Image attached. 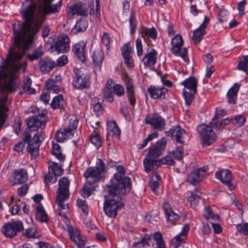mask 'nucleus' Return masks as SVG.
Instances as JSON below:
<instances>
[{
  "mask_svg": "<svg viewBox=\"0 0 248 248\" xmlns=\"http://www.w3.org/2000/svg\"><path fill=\"white\" fill-rule=\"evenodd\" d=\"M45 138V134L42 131H37L31 138V135L28 132L25 131L22 136L24 143H27V151L30 154L31 158H35L39 155V148L42 141Z\"/></svg>",
  "mask_w": 248,
  "mask_h": 248,
  "instance_id": "20e7f679",
  "label": "nucleus"
},
{
  "mask_svg": "<svg viewBox=\"0 0 248 248\" xmlns=\"http://www.w3.org/2000/svg\"><path fill=\"white\" fill-rule=\"evenodd\" d=\"M57 176L54 175L52 173H50V171L45 176L44 181L46 185L52 184L55 183L57 178Z\"/></svg>",
  "mask_w": 248,
  "mask_h": 248,
  "instance_id": "680f3d73",
  "label": "nucleus"
},
{
  "mask_svg": "<svg viewBox=\"0 0 248 248\" xmlns=\"http://www.w3.org/2000/svg\"><path fill=\"white\" fill-rule=\"evenodd\" d=\"M190 227L188 224H185L181 232L172 240L174 248H184V245L187 237V233L189 231Z\"/></svg>",
  "mask_w": 248,
  "mask_h": 248,
  "instance_id": "a211bd4d",
  "label": "nucleus"
},
{
  "mask_svg": "<svg viewBox=\"0 0 248 248\" xmlns=\"http://www.w3.org/2000/svg\"><path fill=\"white\" fill-rule=\"evenodd\" d=\"M130 33L134 34L137 28V19L136 18L134 12L131 11L129 19Z\"/></svg>",
  "mask_w": 248,
  "mask_h": 248,
  "instance_id": "3c124183",
  "label": "nucleus"
},
{
  "mask_svg": "<svg viewBox=\"0 0 248 248\" xmlns=\"http://www.w3.org/2000/svg\"><path fill=\"white\" fill-rule=\"evenodd\" d=\"M166 144L167 140L165 138H162L149 148L147 155L155 159L158 158L162 155L163 152L166 148Z\"/></svg>",
  "mask_w": 248,
  "mask_h": 248,
  "instance_id": "f3484780",
  "label": "nucleus"
},
{
  "mask_svg": "<svg viewBox=\"0 0 248 248\" xmlns=\"http://www.w3.org/2000/svg\"><path fill=\"white\" fill-rule=\"evenodd\" d=\"M68 16L73 17L75 15L87 16L88 9L86 4L81 2L76 3L69 7L68 12Z\"/></svg>",
  "mask_w": 248,
  "mask_h": 248,
  "instance_id": "aec40b11",
  "label": "nucleus"
},
{
  "mask_svg": "<svg viewBox=\"0 0 248 248\" xmlns=\"http://www.w3.org/2000/svg\"><path fill=\"white\" fill-rule=\"evenodd\" d=\"M205 33V30L199 27L197 29L195 30L193 32L192 36V40L196 44H199L202 39Z\"/></svg>",
  "mask_w": 248,
  "mask_h": 248,
  "instance_id": "c03bdc74",
  "label": "nucleus"
},
{
  "mask_svg": "<svg viewBox=\"0 0 248 248\" xmlns=\"http://www.w3.org/2000/svg\"><path fill=\"white\" fill-rule=\"evenodd\" d=\"M151 235L146 234L142 237L141 240L138 242L134 243L133 244V247L136 248L140 244H142L143 246L145 245H149V241L151 239Z\"/></svg>",
  "mask_w": 248,
  "mask_h": 248,
  "instance_id": "052dcab7",
  "label": "nucleus"
},
{
  "mask_svg": "<svg viewBox=\"0 0 248 248\" xmlns=\"http://www.w3.org/2000/svg\"><path fill=\"white\" fill-rule=\"evenodd\" d=\"M172 152L173 157L176 159L180 160L183 159L184 157L183 146L177 147L174 151H173Z\"/></svg>",
  "mask_w": 248,
  "mask_h": 248,
  "instance_id": "e2e57ef3",
  "label": "nucleus"
},
{
  "mask_svg": "<svg viewBox=\"0 0 248 248\" xmlns=\"http://www.w3.org/2000/svg\"><path fill=\"white\" fill-rule=\"evenodd\" d=\"M70 240L74 242L78 248H83L86 243L85 239L81 236L80 231L77 228L70 225L67 227Z\"/></svg>",
  "mask_w": 248,
  "mask_h": 248,
  "instance_id": "dca6fc26",
  "label": "nucleus"
},
{
  "mask_svg": "<svg viewBox=\"0 0 248 248\" xmlns=\"http://www.w3.org/2000/svg\"><path fill=\"white\" fill-rule=\"evenodd\" d=\"M70 40L66 34L61 35L57 41L52 44L50 48L52 51H56L59 53L67 52L70 49Z\"/></svg>",
  "mask_w": 248,
  "mask_h": 248,
  "instance_id": "f8f14e48",
  "label": "nucleus"
},
{
  "mask_svg": "<svg viewBox=\"0 0 248 248\" xmlns=\"http://www.w3.org/2000/svg\"><path fill=\"white\" fill-rule=\"evenodd\" d=\"M38 65L41 72L44 74H48L57 64L50 58L46 57L40 59Z\"/></svg>",
  "mask_w": 248,
  "mask_h": 248,
  "instance_id": "6ab92c4d",
  "label": "nucleus"
},
{
  "mask_svg": "<svg viewBox=\"0 0 248 248\" xmlns=\"http://www.w3.org/2000/svg\"><path fill=\"white\" fill-rule=\"evenodd\" d=\"M109 199L106 200L104 204V210L106 214L110 217H115L117 215L119 209L124 206L121 202L122 196L126 195L118 189L109 191V188H107Z\"/></svg>",
  "mask_w": 248,
  "mask_h": 248,
  "instance_id": "7ed1b4c3",
  "label": "nucleus"
},
{
  "mask_svg": "<svg viewBox=\"0 0 248 248\" xmlns=\"http://www.w3.org/2000/svg\"><path fill=\"white\" fill-rule=\"evenodd\" d=\"M72 78V85L75 89L82 90L89 88L90 76L85 69L74 68Z\"/></svg>",
  "mask_w": 248,
  "mask_h": 248,
  "instance_id": "39448f33",
  "label": "nucleus"
},
{
  "mask_svg": "<svg viewBox=\"0 0 248 248\" xmlns=\"http://www.w3.org/2000/svg\"><path fill=\"white\" fill-rule=\"evenodd\" d=\"M23 229L22 222L20 220H17L5 224L1 230L6 237H13L16 235L18 232L22 231Z\"/></svg>",
  "mask_w": 248,
  "mask_h": 248,
  "instance_id": "ddd939ff",
  "label": "nucleus"
},
{
  "mask_svg": "<svg viewBox=\"0 0 248 248\" xmlns=\"http://www.w3.org/2000/svg\"><path fill=\"white\" fill-rule=\"evenodd\" d=\"M165 135L167 137H173L177 143L181 144H185L188 139L186 130L179 125L173 126L169 130L165 132Z\"/></svg>",
  "mask_w": 248,
  "mask_h": 248,
  "instance_id": "9d476101",
  "label": "nucleus"
},
{
  "mask_svg": "<svg viewBox=\"0 0 248 248\" xmlns=\"http://www.w3.org/2000/svg\"><path fill=\"white\" fill-rule=\"evenodd\" d=\"M203 173H201L200 170H195L188 176L186 181L190 184L196 186L197 183L203 179Z\"/></svg>",
  "mask_w": 248,
  "mask_h": 248,
  "instance_id": "4c0bfd02",
  "label": "nucleus"
},
{
  "mask_svg": "<svg viewBox=\"0 0 248 248\" xmlns=\"http://www.w3.org/2000/svg\"><path fill=\"white\" fill-rule=\"evenodd\" d=\"M153 238L156 242L158 248H166L162 235L159 232H155L153 234Z\"/></svg>",
  "mask_w": 248,
  "mask_h": 248,
  "instance_id": "8fccbe9b",
  "label": "nucleus"
},
{
  "mask_svg": "<svg viewBox=\"0 0 248 248\" xmlns=\"http://www.w3.org/2000/svg\"><path fill=\"white\" fill-rule=\"evenodd\" d=\"M54 0H41L37 7L38 19L34 23V11L36 5L31 2L26 10L22 12L24 23L17 22L13 24L14 46L18 51L10 50L7 60L0 56V90L2 92L13 91L15 88V73L20 70L25 71L27 62L16 63L19 62L29 49L42 24L46 19L47 16L60 11L62 2L52 4Z\"/></svg>",
  "mask_w": 248,
  "mask_h": 248,
  "instance_id": "f257e3e1",
  "label": "nucleus"
},
{
  "mask_svg": "<svg viewBox=\"0 0 248 248\" xmlns=\"http://www.w3.org/2000/svg\"><path fill=\"white\" fill-rule=\"evenodd\" d=\"M27 124L30 131H35L38 130L39 128L43 131L46 124V120L44 119L42 121H41L36 116H33L27 119Z\"/></svg>",
  "mask_w": 248,
  "mask_h": 248,
  "instance_id": "412c9836",
  "label": "nucleus"
},
{
  "mask_svg": "<svg viewBox=\"0 0 248 248\" xmlns=\"http://www.w3.org/2000/svg\"><path fill=\"white\" fill-rule=\"evenodd\" d=\"M49 163H51V164L49 165V169H51L54 175L59 176L63 174L64 170L58 163L54 162H49Z\"/></svg>",
  "mask_w": 248,
  "mask_h": 248,
  "instance_id": "49530a36",
  "label": "nucleus"
},
{
  "mask_svg": "<svg viewBox=\"0 0 248 248\" xmlns=\"http://www.w3.org/2000/svg\"><path fill=\"white\" fill-rule=\"evenodd\" d=\"M31 83L32 81L30 78L28 77H25L20 93L23 94L24 93H27L29 94H34L35 93V90L31 87Z\"/></svg>",
  "mask_w": 248,
  "mask_h": 248,
  "instance_id": "e433bc0d",
  "label": "nucleus"
},
{
  "mask_svg": "<svg viewBox=\"0 0 248 248\" xmlns=\"http://www.w3.org/2000/svg\"><path fill=\"white\" fill-rule=\"evenodd\" d=\"M240 84L235 83L228 91L227 94L228 102L230 104H235L236 102L237 93L240 88Z\"/></svg>",
  "mask_w": 248,
  "mask_h": 248,
  "instance_id": "72a5a7b5",
  "label": "nucleus"
},
{
  "mask_svg": "<svg viewBox=\"0 0 248 248\" xmlns=\"http://www.w3.org/2000/svg\"><path fill=\"white\" fill-rule=\"evenodd\" d=\"M77 205L81 209L83 213L85 215L88 214V209L86 202L85 200L78 199L77 202Z\"/></svg>",
  "mask_w": 248,
  "mask_h": 248,
  "instance_id": "0e129e2a",
  "label": "nucleus"
},
{
  "mask_svg": "<svg viewBox=\"0 0 248 248\" xmlns=\"http://www.w3.org/2000/svg\"><path fill=\"white\" fill-rule=\"evenodd\" d=\"M108 134L112 137H119L121 130L115 121H110L107 122Z\"/></svg>",
  "mask_w": 248,
  "mask_h": 248,
  "instance_id": "c9c22d12",
  "label": "nucleus"
},
{
  "mask_svg": "<svg viewBox=\"0 0 248 248\" xmlns=\"http://www.w3.org/2000/svg\"><path fill=\"white\" fill-rule=\"evenodd\" d=\"M237 67L239 70L248 73V61L246 56L245 57L244 61L240 62L238 63Z\"/></svg>",
  "mask_w": 248,
  "mask_h": 248,
  "instance_id": "338daca9",
  "label": "nucleus"
},
{
  "mask_svg": "<svg viewBox=\"0 0 248 248\" xmlns=\"http://www.w3.org/2000/svg\"><path fill=\"white\" fill-rule=\"evenodd\" d=\"M158 134L157 133H153L151 134H149L147 138H145L143 142L141 144H138V149H142L144 148L148 143V142L153 140L154 139L157 138Z\"/></svg>",
  "mask_w": 248,
  "mask_h": 248,
  "instance_id": "5fc2aeb1",
  "label": "nucleus"
},
{
  "mask_svg": "<svg viewBox=\"0 0 248 248\" xmlns=\"http://www.w3.org/2000/svg\"><path fill=\"white\" fill-rule=\"evenodd\" d=\"M88 27V22L86 20L82 19L78 20L75 26L71 30V33L76 34L79 32L85 31Z\"/></svg>",
  "mask_w": 248,
  "mask_h": 248,
  "instance_id": "ea45409f",
  "label": "nucleus"
},
{
  "mask_svg": "<svg viewBox=\"0 0 248 248\" xmlns=\"http://www.w3.org/2000/svg\"><path fill=\"white\" fill-rule=\"evenodd\" d=\"M216 177L226 187L232 191L235 188L232 183V175L231 171L228 169H222L216 172Z\"/></svg>",
  "mask_w": 248,
  "mask_h": 248,
  "instance_id": "2eb2a0df",
  "label": "nucleus"
},
{
  "mask_svg": "<svg viewBox=\"0 0 248 248\" xmlns=\"http://www.w3.org/2000/svg\"><path fill=\"white\" fill-rule=\"evenodd\" d=\"M110 91V94L108 96L106 95V93H103V97L104 99L109 103H112L113 102V95L114 94L118 97H121L124 95L125 92L124 87L119 84L114 85Z\"/></svg>",
  "mask_w": 248,
  "mask_h": 248,
  "instance_id": "b1692460",
  "label": "nucleus"
},
{
  "mask_svg": "<svg viewBox=\"0 0 248 248\" xmlns=\"http://www.w3.org/2000/svg\"><path fill=\"white\" fill-rule=\"evenodd\" d=\"M191 196L188 199L191 207L195 208L198 204L199 200L201 198V196L198 195V193L195 191H191L190 192Z\"/></svg>",
  "mask_w": 248,
  "mask_h": 248,
  "instance_id": "37998d69",
  "label": "nucleus"
},
{
  "mask_svg": "<svg viewBox=\"0 0 248 248\" xmlns=\"http://www.w3.org/2000/svg\"><path fill=\"white\" fill-rule=\"evenodd\" d=\"M78 121L77 119H70L69 125L61 129L55 134V139L58 142H62L68 138L73 136L77 129Z\"/></svg>",
  "mask_w": 248,
  "mask_h": 248,
  "instance_id": "1a4fd4ad",
  "label": "nucleus"
},
{
  "mask_svg": "<svg viewBox=\"0 0 248 248\" xmlns=\"http://www.w3.org/2000/svg\"><path fill=\"white\" fill-rule=\"evenodd\" d=\"M150 97L154 99H164L168 90L163 87L151 85L148 89Z\"/></svg>",
  "mask_w": 248,
  "mask_h": 248,
  "instance_id": "5701e85b",
  "label": "nucleus"
},
{
  "mask_svg": "<svg viewBox=\"0 0 248 248\" xmlns=\"http://www.w3.org/2000/svg\"><path fill=\"white\" fill-rule=\"evenodd\" d=\"M83 175L86 181L95 184L99 182L101 177L99 173L93 167H88L84 172Z\"/></svg>",
  "mask_w": 248,
  "mask_h": 248,
  "instance_id": "c756f323",
  "label": "nucleus"
},
{
  "mask_svg": "<svg viewBox=\"0 0 248 248\" xmlns=\"http://www.w3.org/2000/svg\"><path fill=\"white\" fill-rule=\"evenodd\" d=\"M122 55L123 57L131 55L132 48L129 43H126L121 48Z\"/></svg>",
  "mask_w": 248,
  "mask_h": 248,
  "instance_id": "6e6d98bb",
  "label": "nucleus"
},
{
  "mask_svg": "<svg viewBox=\"0 0 248 248\" xmlns=\"http://www.w3.org/2000/svg\"><path fill=\"white\" fill-rule=\"evenodd\" d=\"M23 234L27 237L32 238H38L40 235L39 233L37 232V230L34 228L27 229Z\"/></svg>",
  "mask_w": 248,
  "mask_h": 248,
  "instance_id": "4d7b16f0",
  "label": "nucleus"
},
{
  "mask_svg": "<svg viewBox=\"0 0 248 248\" xmlns=\"http://www.w3.org/2000/svg\"><path fill=\"white\" fill-rule=\"evenodd\" d=\"M184 41L182 36L176 35L171 40V52L176 56L180 57L183 60L188 63L189 61L187 57V49L186 47L182 49Z\"/></svg>",
  "mask_w": 248,
  "mask_h": 248,
  "instance_id": "6e6552de",
  "label": "nucleus"
},
{
  "mask_svg": "<svg viewBox=\"0 0 248 248\" xmlns=\"http://www.w3.org/2000/svg\"><path fill=\"white\" fill-rule=\"evenodd\" d=\"M157 56V51L153 48L147 51L142 59L144 66L149 67L154 66L156 62Z\"/></svg>",
  "mask_w": 248,
  "mask_h": 248,
  "instance_id": "bb28decb",
  "label": "nucleus"
},
{
  "mask_svg": "<svg viewBox=\"0 0 248 248\" xmlns=\"http://www.w3.org/2000/svg\"><path fill=\"white\" fill-rule=\"evenodd\" d=\"M160 166L162 164H166L169 166L173 165L175 161L170 156H166L162 158L159 159Z\"/></svg>",
  "mask_w": 248,
  "mask_h": 248,
  "instance_id": "69168bd1",
  "label": "nucleus"
},
{
  "mask_svg": "<svg viewBox=\"0 0 248 248\" xmlns=\"http://www.w3.org/2000/svg\"><path fill=\"white\" fill-rule=\"evenodd\" d=\"M44 54L42 47H39L35 49L32 53L28 54L26 56L27 58L31 62L34 60H37L41 57Z\"/></svg>",
  "mask_w": 248,
  "mask_h": 248,
  "instance_id": "a18cd8bd",
  "label": "nucleus"
},
{
  "mask_svg": "<svg viewBox=\"0 0 248 248\" xmlns=\"http://www.w3.org/2000/svg\"><path fill=\"white\" fill-rule=\"evenodd\" d=\"M63 103L64 100L62 95H59L53 98L51 103V106L54 109L62 108Z\"/></svg>",
  "mask_w": 248,
  "mask_h": 248,
  "instance_id": "de8ad7c7",
  "label": "nucleus"
},
{
  "mask_svg": "<svg viewBox=\"0 0 248 248\" xmlns=\"http://www.w3.org/2000/svg\"><path fill=\"white\" fill-rule=\"evenodd\" d=\"M236 228L238 232L245 235L248 234V223L239 224L236 225Z\"/></svg>",
  "mask_w": 248,
  "mask_h": 248,
  "instance_id": "774afa93",
  "label": "nucleus"
},
{
  "mask_svg": "<svg viewBox=\"0 0 248 248\" xmlns=\"http://www.w3.org/2000/svg\"><path fill=\"white\" fill-rule=\"evenodd\" d=\"M13 178V185L22 184L27 181L28 173L23 169L15 170L12 174Z\"/></svg>",
  "mask_w": 248,
  "mask_h": 248,
  "instance_id": "393cba45",
  "label": "nucleus"
},
{
  "mask_svg": "<svg viewBox=\"0 0 248 248\" xmlns=\"http://www.w3.org/2000/svg\"><path fill=\"white\" fill-rule=\"evenodd\" d=\"M141 36L144 39L147 45H150V38L155 40L157 38V32L156 30L154 28H148L146 27H142L140 30Z\"/></svg>",
  "mask_w": 248,
  "mask_h": 248,
  "instance_id": "c85d7f7f",
  "label": "nucleus"
},
{
  "mask_svg": "<svg viewBox=\"0 0 248 248\" xmlns=\"http://www.w3.org/2000/svg\"><path fill=\"white\" fill-rule=\"evenodd\" d=\"M116 170L117 172L114 175L110 184L108 185L107 187L109 188L110 192L114 189H118L124 194H127L132 188L131 180L125 176V170L123 166H117Z\"/></svg>",
  "mask_w": 248,
  "mask_h": 248,
  "instance_id": "f03ea898",
  "label": "nucleus"
},
{
  "mask_svg": "<svg viewBox=\"0 0 248 248\" xmlns=\"http://www.w3.org/2000/svg\"><path fill=\"white\" fill-rule=\"evenodd\" d=\"M145 123L150 125L152 128L160 131L163 130L166 125L165 120L156 113L147 115L145 118Z\"/></svg>",
  "mask_w": 248,
  "mask_h": 248,
  "instance_id": "9b49d317",
  "label": "nucleus"
},
{
  "mask_svg": "<svg viewBox=\"0 0 248 248\" xmlns=\"http://www.w3.org/2000/svg\"><path fill=\"white\" fill-rule=\"evenodd\" d=\"M94 168L95 170L99 173L100 175L106 171V165L103 160L100 158L97 159L96 167Z\"/></svg>",
  "mask_w": 248,
  "mask_h": 248,
  "instance_id": "13d9d810",
  "label": "nucleus"
},
{
  "mask_svg": "<svg viewBox=\"0 0 248 248\" xmlns=\"http://www.w3.org/2000/svg\"><path fill=\"white\" fill-rule=\"evenodd\" d=\"M161 181V177L158 173L156 171L153 172L149 185L152 190L156 195L158 194V189Z\"/></svg>",
  "mask_w": 248,
  "mask_h": 248,
  "instance_id": "f704fd0d",
  "label": "nucleus"
},
{
  "mask_svg": "<svg viewBox=\"0 0 248 248\" xmlns=\"http://www.w3.org/2000/svg\"><path fill=\"white\" fill-rule=\"evenodd\" d=\"M197 131L202 146H209L216 140L217 136L210 125L201 124L197 127Z\"/></svg>",
  "mask_w": 248,
  "mask_h": 248,
  "instance_id": "0eeeda50",
  "label": "nucleus"
},
{
  "mask_svg": "<svg viewBox=\"0 0 248 248\" xmlns=\"http://www.w3.org/2000/svg\"><path fill=\"white\" fill-rule=\"evenodd\" d=\"M51 152L60 161L64 160L65 155L62 154L61 146L59 144H53Z\"/></svg>",
  "mask_w": 248,
  "mask_h": 248,
  "instance_id": "79ce46f5",
  "label": "nucleus"
},
{
  "mask_svg": "<svg viewBox=\"0 0 248 248\" xmlns=\"http://www.w3.org/2000/svg\"><path fill=\"white\" fill-rule=\"evenodd\" d=\"M232 121L233 124L237 125V126H242L246 122V118L242 115H237Z\"/></svg>",
  "mask_w": 248,
  "mask_h": 248,
  "instance_id": "bf43d9fd",
  "label": "nucleus"
},
{
  "mask_svg": "<svg viewBox=\"0 0 248 248\" xmlns=\"http://www.w3.org/2000/svg\"><path fill=\"white\" fill-rule=\"evenodd\" d=\"M36 218L41 222H46L48 220V216L41 204L36 207Z\"/></svg>",
  "mask_w": 248,
  "mask_h": 248,
  "instance_id": "a19ab883",
  "label": "nucleus"
},
{
  "mask_svg": "<svg viewBox=\"0 0 248 248\" xmlns=\"http://www.w3.org/2000/svg\"><path fill=\"white\" fill-rule=\"evenodd\" d=\"M203 216L206 219H218L219 216L217 215L214 214L211 208L209 206H206L204 208L203 212Z\"/></svg>",
  "mask_w": 248,
  "mask_h": 248,
  "instance_id": "864d4df0",
  "label": "nucleus"
},
{
  "mask_svg": "<svg viewBox=\"0 0 248 248\" xmlns=\"http://www.w3.org/2000/svg\"><path fill=\"white\" fill-rule=\"evenodd\" d=\"M163 208L167 217V220L172 225H175L177 221L180 219L179 215L174 213L171 209L170 205L168 202H163Z\"/></svg>",
  "mask_w": 248,
  "mask_h": 248,
  "instance_id": "a878e982",
  "label": "nucleus"
},
{
  "mask_svg": "<svg viewBox=\"0 0 248 248\" xmlns=\"http://www.w3.org/2000/svg\"><path fill=\"white\" fill-rule=\"evenodd\" d=\"M70 181L66 177H63L59 180V188L57 191L56 202L62 209L69 208L68 204H63L69 196Z\"/></svg>",
  "mask_w": 248,
  "mask_h": 248,
  "instance_id": "423d86ee",
  "label": "nucleus"
},
{
  "mask_svg": "<svg viewBox=\"0 0 248 248\" xmlns=\"http://www.w3.org/2000/svg\"><path fill=\"white\" fill-rule=\"evenodd\" d=\"M122 79L124 81L126 86V93L128 100L131 106L134 108L136 104V99L133 81L126 73L123 75Z\"/></svg>",
  "mask_w": 248,
  "mask_h": 248,
  "instance_id": "4468645a",
  "label": "nucleus"
},
{
  "mask_svg": "<svg viewBox=\"0 0 248 248\" xmlns=\"http://www.w3.org/2000/svg\"><path fill=\"white\" fill-rule=\"evenodd\" d=\"M7 100V96H5L0 99V129L2 128L6 120L7 115L5 112L8 110L6 106Z\"/></svg>",
  "mask_w": 248,
  "mask_h": 248,
  "instance_id": "2f4dec72",
  "label": "nucleus"
},
{
  "mask_svg": "<svg viewBox=\"0 0 248 248\" xmlns=\"http://www.w3.org/2000/svg\"><path fill=\"white\" fill-rule=\"evenodd\" d=\"M182 85L185 87L184 90H187L189 91H193L197 93L198 80L194 77H190L182 82Z\"/></svg>",
  "mask_w": 248,
  "mask_h": 248,
  "instance_id": "473e14b6",
  "label": "nucleus"
},
{
  "mask_svg": "<svg viewBox=\"0 0 248 248\" xmlns=\"http://www.w3.org/2000/svg\"><path fill=\"white\" fill-rule=\"evenodd\" d=\"M86 43L81 41L72 47V51L77 56L78 59L82 62H84L86 60Z\"/></svg>",
  "mask_w": 248,
  "mask_h": 248,
  "instance_id": "4be33fe9",
  "label": "nucleus"
},
{
  "mask_svg": "<svg viewBox=\"0 0 248 248\" xmlns=\"http://www.w3.org/2000/svg\"><path fill=\"white\" fill-rule=\"evenodd\" d=\"M104 54L103 51L100 49L95 50L93 55V62L94 68L98 71H101V65L104 60Z\"/></svg>",
  "mask_w": 248,
  "mask_h": 248,
  "instance_id": "7c9ffc66",
  "label": "nucleus"
},
{
  "mask_svg": "<svg viewBox=\"0 0 248 248\" xmlns=\"http://www.w3.org/2000/svg\"><path fill=\"white\" fill-rule=\"evenodd\" d=\"M96 187L95 183L86 181L82 189L81 195L84 198L89 197L92 192L95 190Z\"/></svg>",
  "mask_w": 248,
  "mask_h": 248,
  "instance_id": "58836bf2",
  "label": "nucleus"
},
{
  "mask_svg": "<svg viewBox=\"0 0 248 248\" xmlns=\"http://www.w3.org/2000/svg\"><path fill=\"white\" fill-rule=\"evenodd\" d=\"M90 140L91 143L97 148L101 146L102 140L98 134L94 131L91 135Z\"/></svg>",
  "mask_w": 248,
  "mask_h": 248,
  "instance_id": "603ef678",
  "label": "nucleus"
},
{
  "mask_svg": "<svg viewBox=\"0 0 248 248\" xmlns=\"http://www.w3.org/2000/svg\"><path fill=\"white\" fill-rule=\"evenodd\" d=\"M143 164L144 170L147 173H149L151 171L156 170L160 166L159 159H156L147 155V157L143 159Z\"/></svg>",
  "mask_w": 248,
  "mask_h": 248,
  "instance_id": "cd10ccee",
  "label": "nucleus"
},
{
  "mask_svg": "<svg viewBox=\"0 0 248 248\" xmlns=\"http://www.w3.org/2000/svg\"><path fill=\"white\" fill-rule=\"evenodd\" d=\"M196 93L193 91L188 92L186 90H183V93L184 97L185 102L186 105H190L194 99V95Z\"/></svg>",
  "mask_w": 248,
  "mask_h": 248,
  "instance_id": "09e8293b",
  "label": "nucleus"
}]
</instances>
